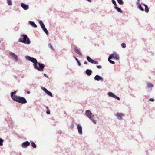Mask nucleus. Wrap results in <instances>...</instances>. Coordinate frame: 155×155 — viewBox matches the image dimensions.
<instances>
[{
    "mask_svg": "<svg viewBox=\"0 0 155 155\" xmlns=\"http://www.w3.org/2000/svg\"><path fill=\"white\" fill-rule=\"evenodd\" d=\"M22 36L23 37L22 38H20L18 39L19 42L28 44L30 43L29 39L27 35L23 34L22 35Z\"/></svg>",
    "mask_w": 155,
    "mask_h": 155,
    "instance_id": "nucleus-1",
    "label": "nucleus"
},
{
    "mask_svg": "<svg viewBox=\"0 0 155 155\" xmlns=\"http://www.w3.org/2000/svg\"><path fill=\"white\" fill-rule=\"evenodd\" d=\"M119 56L117 54H113L110 55L109 57L108 60L110 63L112 64H114V61L111 60V59H115L116 60H119Z\"/></svg>",
    "mask_w": 155,
    "mask_h": 155,
    "instance_id": "nucleus-2",
    "label": "nucleus"
},
{
    "mask_svg": "<svg viewBox=\"0 0 155 155\" xmlns=\"http://www.w3.org/2000/svg\"><path fill=\"white\" fill-rule=\"evenodd\" d=\"M14 100L21 104H25L27 102L26 100L22 97H16V98Z\"/></svg>",
    "mask_w": 155,
    "mask_h": 155,
    "instance_id": "nucleus-3",
    "label": "nucleus"
},
{
    "mask_svg": "<svg viewBox=\"0 0 155 155\" xmlns=\"http://www.w3.org/2000/svg\"><path fill=\"white\" fill-rule=\"evenodd\" d=\"M86 114L89 118L93 121L94 124H96V121L94 120V117L92 115V113L90 110H86Z\"/></svg>",
    "mask_w": 155,
    "mask_h": 155,
    "instance_id": "nucleus-4",
    "label": "nucleus"
},
{
    "mask_svg": "<svg viewBox=\"0 0 155 155\" xmlns=\"http://www.w3.org/2000/svg\"><path fill=\"white\" fill-rule=\"evenodd\" d=\"M25 58L27 60L30 61L34 63L33 65L34 67L36 64H38V63L36 59L34 58L31 57L29 56H26Z\"/></svg>",
    "mask_w": 155,
    "mask_h": 155,
    "instance_id": "nucleus-5",
    "label": "nucleus"
},
{
    "mask_svg": "<svg viewBox=\"0 0 155 155\" xmlns=\"http://www.w3.org/2000/svg\"><path fill=\"white\" fill-rule=\"evenodd\" d=\"M38 64L39 67H38V64H36L34 67V68L39 71H43L44 68L45 67L44 65L40 63H39Z\"/></svg>",
    "mask_w": 155,
    "mask_h": 155,
    "instance_id": "nucleus-6",
    "label": "nucleus"
},
{
    "mask_svg": "<svg viewBox=\"0 0 155 155\" xmlns=\"http://www.w3.org/2000/svg\"><path fill=\"white\" fill-rule=\"evenodd\" d=\"M87 61L92 64H98V62L97 61H96L95 60L92 59L90 57L87 56Z\"/></svg>",
    "mask_w": 155,
    "mask_h": 155,
    "instance_id": "nucleus-7",
    "label": "nucleus"
},
{
    "mask_svg": "<svg viewBox=\"0 0 155 155\" xmlns=\"http://www.w3.org/2000/svg\"><path fill=\"white\" fill-rule=\"evenodd\" d=\"M108 95L109 96L112 97L113 98L117 99L118 100H120V98L114 95L113 93L111 92H109L108 93Z\"/></svg>",
    "mask_w": 155,
    "mask_h": 155,
    "instance_id": "nucleus-8",
    "label": "nucleus"
},
{
    "mask_svg": "<svg viewBox=\"0 0 155 155\" xmlns=\"http://www.w3.org/2000/svg\"><path fill=\"white\" fill-rule=\"evenodd\" d=\"M42 89L48 95L52 97V93L48 91L46 88L44 87H42Z\"/></svg>",
    "mask_w": 155,
    "mask_h": 155,
    "instance_id": "nucleus-9",
    "label": "nucleus"
},
{
    "mask_svg": "<svg viewBox=\"0 0 155 155\" xmlns=\"http://www.w3.org/2000/svg\"><path fill=\"white\" fill-rule=\"evenodd\" d=\"M115 116L117 117L118 119L121 120L122 119V117L124 116V115L122 113H117L115 114Z\"/></svg>",
    "mask_w": 155,
    "mask_h": 155,
    "instance_id": "nucleus-10",
    "label": "nucleus"
},
{
    "mask_svg": "<svg viewBox=\"0 0 155 155\" xmlns=\"http://www.w3.org/2000/svg\"><path fill=\"white\" fill-rule=\"evenodd\" d=\"M30 145V143L29 142L27 141L23 142L22 145V147L23 148H25L28 146Z\"/></svg>",
    "mask_w": 155,
    "mask_h": 155,
    "instance_id": "nucleus-11",
    "label": "nucleus"
},
{
    "mask_svg": "<svg viewBox=\"0 0 155 155\" xmlns=\"http://www.w3.org/2000/svg\"><path fill=\"white\" fill-rule=\"evenodd\" d=\"M78 129V132L79 134L81 135L82 134V128L81 126L79 124H78L77 125Z\"/></svg>",
    "mask_w": 155,
    "mask_h": 155,
    "instance_id": "nucleus-12",
    "label": "nucleus"
},
{
    "mask_svg": "<svg viewBox=\"0 0 155 155\" xmlns=\"http://www.w3.org/2000/svg\"><path fill=\"white\" fill-rule=\"evenodd\" d=\"M21 6L25 10H27L29 8V6L28 5H26L23 3H21Z\"/></svg>",
    "mask_w": 155,
    "mask_h": 155,
    "instance_id": "nucleus-13",
    "label": "nucleus"
},
{
    "mask_svg": "<svg viewBox=\"0 0 155 155\" xmlns=\"http://www.w3.org/2000/svg\"><path fill=\"white\" fill-rule=\"evenodd\" d=\"M74 50L75 52L79 55L80 56H82V54L80 52V50L78 49L77 48L75 47L74 48Z\"/></svg>",
    "mask_w": 155,
    "mask_h": 155,
    "instance_id": "nucleus-14",
    "label": "nucleus"
},
{
    "mask_svg": "<svg viewBox=\"0 0 155 155\" xmlns=\"http://www.w3.org/2000/svg\"><path fill=\"white\" fill-rule=\"evenodd\" d=\"M94 79L95 80L97 81L101 80L103 81V78L98 75H96L94 77Z\"/></svg>",
    "mask_w": 155,
    "mask_h": 155,
    "instance_id": "nucleus-15",
    "label": "nucleus"
},
{
    "mask_svg": "<svg viewBox=\"0 0 155 155\" xmlns=\"http://www.w3.org/2000/svg\"><path fill=\"white\" fill-rule=\"evenodd\" d=\"M17 92L16 91H15L13 92H12L11 94V98L13 100L15 99V98H16V97H17L16 95H14Z\"/></svg>",
    "mask_w": 155,
    "mask_h": 155,
    "instance_id": "nucleus-16",
    "label": "nucleus"
},
{
    "mask_svg": "<svg viewBox=\"0 0 155 155\" xmlns=\"http://www.w3.org/2000/svg\"><path fill=\"white\" fill-rule=\"evenodd\" d=\"M10 54L13 57V58L15 59L16 61H17L18 60V58L17 56L14 53H10Z\"/></svg>",
    "mask_w": 155,
    "mask_h": 155,
    "instance_id": "nucleus-17",
    "label": "nucleus"
},
{
    "mask_svg": "<svg viewBox=\"0 0 155 155\" xmlns=\"http://www.w3.org/2000/svg\"><path fill=\"white\" fill-rule=\"evenodd\" d=\"M92 73V71L91 70L87 69L86 71V73L87 75L90 76L91 75Z\"/></svg>",
    "mask_w": 155,
    "mask_h": 155,
    "instance_id": "nucleus-18",
    "label": "nucleus"
},
{
    "mask_svg": "<svg viewBox=\"0 0 155 155\" xmlns=\"http://www.w3.org/2000/svg\"><path fill=\"white\" fill-rule=\"evenodd\" d=\"M138 7V8L141 11H143L144 9L142 7L140 4L139 3V2H138L137 4Z\"/></svg>",
    "mask_w": 155,
    "mask_h": 155,
    "instance_id": "nucleus-19",
    "label": "nucleus"
},
{
    "mask_svg": "<svg viewBox=\"0 0 155 155\" xmlns=\"http://www.w3.org/2000/svg\"><path fill=\"white\" fill-rule=\"evenodd\" d=\"M29 24L33 27L34 28H36L37 27L36 25L35 24V23L32 21H30L29 22Z\"/></svg>",
    "mask_w": 155,
    "mask_h": 155,
    "instance_id": "nucleus-20",
    "label": "nucleus"
},
{
    "mask_svg": "<svg viewBox=\"0 0 155 155\" xmlns=\"http://www.w3.org/2000/svg\"><path fill=\"white\" fill-rule=\"evenodd\" d=\"M144 6L145 7V11L147 12L148 13L149 12V8L148 7L146 4H143Z\"/></svg>",
    "mask_w": 155,
    "mask_h": 155,
    "instance_id": "nucleus-21",
    "label": "nucleus"
},
{
    "mask_svg": "<svg viewBox=\"0 0 155 155\" xmlns=\"http://www.w3.org/2000/svg\"><path fill=\"white\" fill-rule=\"evenodd\" d=\"M114 8L115 9H116L118 12H120L121 13H122V11L121 9L120 8H119L117 7V6H115L114 7Z\"/></svg>",
    "mask_w": 155,
    "mask_h": 155,
    "instance_id": "nucleus-22",
    "label": "nucleus"
},
{
    "mask_svg": "<svg viewBox=\"0 0 155 155\" xmlns=\"http://www.w3.org/2000/svg\"><path fill=\"white\" fill-rule=\"evenodd\" d=\"M39 23L40 24V25L41 26L42 28H44L45 27V26L44 25V24L41 21H39Z\"/></svg>",
    "mask_w": 155,
    "mask_h": 155,
    "instance_id": "nucleus-23",
    "label": "nucleus"
},
{
    "mask_svg": "<svg viewBox=\"0 0 155 155\" xmlns=\"http://www.w3.org/2000/svg\"><path fill=\"white\" fill-rule=\"evenodd\" d=\"M31 144L32 146L34 148H36V146L34 142L32 141H31Z\"/></svg>",
    "mask_w": 155,
    "mask_h": 155,
    "instance_id": "nucleus-24",
    "label": "nucleus"
},
{
    "mask_svg": "<svg viewBox=\"0 0 155 155\" xmlns=\"http://www.w3.org/2000/svg\"><path fill=\"white\" fill-rule=\"evenodd\" d=\"M147 84L149 88H151L153 87V85L150 83H148Z\"/></svg>",
    "mask_w": 155,
    "mask_h": 155,
    "instance_id": "nucleus-25",
    "label": "nucleus"
},
{
    "mask_svg": "<svg viewBox=\"0 0 155 155\" xmlns=\"http://www.w3.org/2000/svg\"><path fill=\"white\" fill-rule=\"evenodd\" d=\"M42 29L46 33V34L48 35V32L45 27Z\"/></svg>",
    "mask_w": 155,
    "mask_h": 155,
    "instance_id": "nucleus-26",
    "label": "nucleus"
},
{
    "mask_svg": "<svg viewBox=\"0 0 155 155\" xmlns=\"http://www.w3.org/2000/svg\"><path fill=\"white\" fill-rule=\"evenodd\" d=\"M118 2L120 5H123L124 4L122 0H117Z\"/></svg>",
    "mask_w": 155,
    "mask_h": 155,
    "instance_id": "nucleus-27",
    "label": "nucleus"
},
{
    "mask_svg": "<svg viewBox=\"0 0 155 155\" xmlns=\"http://www.w3.org/2000/svg\"><path fill=\"white\" fill-rule=\"evenodd\" d=\"M11 0H7V2L9 5H12V3Z\"/></svg>",
    "mask_w": 155,
    "mask_h": 155,
    "instance_id": "nucleus-28",
    "label": "nucleus"
},
{
    "mask_svg": "<svg viewBox=\"0 0 155 155\" xmlns=\"http://www.w3.org/2000/svg\"><path fill=\"white\" fill-rule=\"evenodd\" d=\"M3 140L0 138V146H2L3 145Z\"/></svg>",
    "mask_w": 155,
    "mask_h": 155,
    "instance_id": "nucleus-29",
    "label": "nucleus"
},
{
    "mask_svg": "<svg viewBox=\"0 0 155 155\" xmlns=\"http://www.w3.org/2000/svg\"><path fill=\"white\" fill-rule=\"evenodd\" d=\"M112 3L115 6H116L117 4L116 3V1L114 0H112Z\"/></svg>",
    "mask_w": 155,
    "mask_h": 155,
    "instance_id": "nucleus-30",
    "label": "nucleus"
},
{
    "mask_svg": "<svg viewBox=\"0 0 155 155\" xmlns=\"http://www.w3.org/2000/svg\"><path fill=\"white\" fill-rule=\"evenodd\" d=\"M121 46L123 48H124L126 47V45L124 43H122L121 44Z\"/></svg>",
    "mask_w": 155,
    "mask_h": 155,
    "instance_id": "nucleus-31",
    "label": "nucleus"
},
{
    "mask_svg": "<svg viewBox=\"0 0 155 155\" xmlns=\"http://www.w3.org/2000/svg\"><path fill=\"white\" fill-rule=\"evenodd\" d=\"M49 47L51 48L52 49V50H53L54 49L53 48L52 46L51 45V44H49Z\"/></svg>",
    "mask_w": 155,
    "mask_h": 155,
    "instance_id": "nucleus-32",
    "label": "nucleus"
},
{
    "mask_svg": "<svg viewBox=\"0 0 155 155\" xmlns=\"http://www.w3.org/2000/svg\"><path fill=\"white\" fill-rule=\"evenodd\" d=\"M46 113L48 114H50V112L49 110H47V111L46 112Z\"/></svg>",
    "mask_w": 155,
    "mask_h": 155,
    "instance_id": "nucleus-33",
    "label": "nucleus"
},
{
    "mask_svg": "<svg viewBox=\"0 0 155 155\" xmlns=\"http://www.w3.org/2000/svg\"><path fill=\"white\" fill-rule=\"evenodd\" d=\"M149 100L151 101H154V99L152 98H150Z\"/></svg>",
    "mask_w": 155,
    "mask_h": 155,
    "instance_id": "nucleus-34",
    "label": "nucleus"
},
{
    "mask_svg": "<svg viewBox=\"0 0 155 155\" xmlns=\"http://www.w3.org/2000/svg\"><path fill=\"white\" fill-rule=\"evenodd\" d=\"M77 62H78V65H79V66H81V63H80V62L79 61H77Z\"/></svg>",
    "mask_w": 155,
    "mask_h": 155,
    "instance_id": "nucleus-35",
    "label": "nucleus"
},
{
    "mask_svg": "<svg viewBox=\"0 0 155 155\" xmlns=\"http://www.w3.org/2000/svg\"><path fill=\"white\" fill-rule=\"evenodd\" d=\"M97 67L98 68L100 69L101 68V66L100 65H98L97 66Z\"/></svg>",
    "mask_w": 155,
    "mask_h": 155,
    "instance_id": "nucleus-36",
    "label": "nucleus"
},
{
    "mask_svg": "<svg viewBox=\"0 0 155 155\" xmlns=\"http://www.w3.org/2000/svg\"><path fill=\"white\" fill-rule=\"evenodd\" d=\"M74 57L75 58V59L77 62L78 61H79L78 60V58L76 57Z\"/></svg>",
    "mask_w": 155,
    "mask_h": 155,
    "instance_id": "nucleus-37",
    "label": "nucleus"
},
{
    "mask_svg": "<svg viewBox=\"0 0 155 155\" xmlns=\"http://www.w3.org/2000/svg\"><path fill=\"white\" fill-rule=\"evenodd\" d=\"M26 92L27 93V94H29L30 93V92L29 91H26Z\"/></svg>",
    "mask_w": 155,
    "mask_h": 155,
    "instance_id": "nucleus-38",
    "label": "nucleus"
},
{
    "mask_svg": "<svg viewBox=\"0 0 155 155\" xmlns=\"http://www.w3.org/2000/svg\"><path fill=\"white\" fill-rule=\"evenodd\" d=\"M84 64H87V62L86 61H85V62H84Z\"/></svg>",
    "mask_w": 155,
    "mask_h": 155,
    "instance_id": "nucleus-39",
    "label": "nucleus"
},
{
    "mask_svg": "<svg viewBox=\"0 0 155 155\" xmlns=\"http://www.w3.org/2000/svg\"><path fill=\"white\" fill-rule=\"evenodd\" d=\"M45 107H46V108L47 109V110H49L48 107H47V106H45Z\"/></svg>",
    "mask_w": 155,
    "mask_h": 155,
    "instance_id": "nucleus-40",
    "label": "nucleus"
},
{
    "mask_svg": "<svg viewBox=\"0 0 155 155\" xmlns=\"http://www.w3.org/2000/svg\"><path fill=\"white\" fill-rule=\"evenodd\" d=\"M44 76L46 77H47L48 76L47 75H46V74H44Z\"/></svg>",
    "mask_w": 155,
    "mask_h": 155,
    "instance_id": "nucleus-41",
    "label": "nucleus"
}]
</instances>
